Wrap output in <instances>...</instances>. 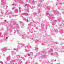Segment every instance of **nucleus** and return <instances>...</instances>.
<instances>
[{"mask_svg": "<svg viewBox=\"0 0 64 64\" xmlns=\"http://www.w3.org/2000/svg\"><path fill=\"white\" fill-rule=\"evenodd\" d=\"M28 56H30V54H28Z\"/></svg>", "mask_w": 64, "mask_h": 64, "instance_id": "nucleus-1", "label": "nucleus"}, {"mask_svg": "<svg viewBox=\"0 0 64 64\" xmlns=\"http://www.w3.org/2000/svg\"><path fill=\"white\" fill-rule=\"evenodd\" d=\"M14 9V8H13V10Z\"/></svg>", "mask_w": 64, "mask_h": 64, "instance_id": "nucleus-2", "label": "nucleus"}]
</instances>
